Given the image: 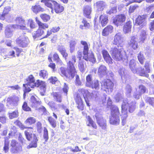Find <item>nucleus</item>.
<instances>
[{
    "mask_svg": "<svg viewBox=\"0 0 154 154\" xmlns=\"http://www.w3.org/2000/svg\"><path fill=\"white\" fill-rule=\"evenodd\" d=\"M24 128L27 129L24 131L26 138L29 141H32L28 147L29 148L36 147L38 140L35 134H33V128L31 127H25Z\"/></svg>",
    "mask_w": 154,
    "mask_h": 154,
    "instance_id": "5",
    "label": "nucleus"
},
{
    "mask_svg": "<svg viewBox=\"0 0 154 154\" xmlns=\"http://www.w3.org/2000/svg\"><path fill=\"white\" fill-rule=\"evenodd\" d=\"M77 43L76 40H72L69 42V47L70 52L73 53L75 50V46Z\"/></svg>",
    "mask_w": 154,
    "mask_h": 154,
    "instance_id": "38",
    "label": "nucleus"
},
{
    "mask_svg": "<svg viewBox=\"0 0 154 154\" xmlns=\"http://www.w3.org/2000/svg\"><path fill=\"white\" fill-rule=\"evenodd\" d=\"M136 64V63L134 60L132 59L130 60L129 64V67L131 71L134 73L136 72V69L137 68H136L135 66Z\"/></svg>",
    "mask_w": 154,
    "mask_h": 154,
    "instance_id": "35",
    "label": "nucleus"
},
{
    "mask_svg": "<svg viewBox=\"0 0 154 154\" xmlns=\"http://www.w3.org/2000/svg\"><path fill=\"white\" fill-rule=\"evenodd\" d=\"M89 87L92 88H95L96 89H98L99 88V83L98 81L96 79L94 80L92 83V85Z\"/></svg>",
    "mask_w": 154,
    "mask_h": 154,
    "instance_id": "44",
    "label": "nucleus"
},
{
    "mask_svg": "<svg viewBox=\"0 0 154 154\" xmlns=\"http://www.w3.org/2000/svg\"><path fill=\"white\" fill-rule=\"evenodd\" d=\"M111 108V114L109 118L110 123L114 125H118L120 123L119 109L116 106H112Z\"/></svg>",
    "mask_w": 154,
    "mask_h": 154,
    "instance_id": "6",
    "label": "nucleus"
},
{
    "mask_svg": "<svg viewBox=\"0 0 154 154\" xmlns=\"http://www.w3.org/2000/svg\"><path fill=\"white\" fill-rule=\"evenodd\" d=\"M26 83L23 84V86L24 88L23 91V96H26V93H28L31 89L30 88H33L35 87H40L41 89H42V91H40L41 95H45V92L46 90L45 88V84L44 82L40 81L39 80H37L35 82L34 77L32 75H31L26 79Z\"/></svg>",
    "mask_w": 154,
    "mask_h": 154,
    "instance_id": "1",
    "label": "nucleus"
},
{
    "mask_svg": "<svg viewBox=\"0 0 154 154\" xmlns=\"http://www.w3.org/2000/svg\"><path fill=\"white\" fill-rule=\"evenodd\" d=\"M35 21L39 27V29L42 28L43 29H45V28H48V26L47 24L42 23L38 20V18H35Z\"/></svg>",
    "mask_w": 154,
    "mask_h": 154,
    "instance_id": "34",
    "label": "nucleus"
},
{
    "mask_svg": "<svg viewBox=\"0 0 154 154\" xmlns=\"http://www.w3.org/2000/svg\"><path fill=\"white\" fill-rule=\"evenodd\" d=\"M44 31L38 29L35 33L33 34V37L34 39H35L37 37L42 36L44 33Z\"/></svg>",
    "mask_w": 154,
    "mask_h": 154,
    "instance_id": "40",
    "label": "nucleus"
},
{
    "mask_svg": "<svg viewBox=\"0 0 154 154\" xmlns=\"http://www.w3.org/2000/svg\"><path fill=\"white\" fill-rule=\"evenodd\" d=\"M9 142L7 137L5 138L4 145L3 147V150L5 152H8L9 149Z\"/></svg>",
    "mask_w": 154,
    "mask_h": 154,
    "instance_id": "43",
    "label": "nucleus"
},
{
    "mask_svg": "<svg viewBox=\"0 0 154 154\" xmlns=\"http://www.w3.org/2000/svg\"><path fill=\"white\" fill-rule=\"evenodd\" d=\"M48 120L52 127L53 128H55L57 126L56 121L51 117H49Z\"/></svg>",
    "mask_w": 154,
    "mask_h": 154,
    "instance_id": "46",
    "label": "nucleus"
},
{
    "mask_svg": "<svg viewBox=\"0 0 154 154\" xmlns=\"http://www.w3.org/2000/svg\"><path fill=\"white\" fill-rule=\"evenodd\" d=\"M138 8V6L137 5L131 6L129 9V13H133L136 9Z\"/></svg>",
    "mask_w": 154,
    "mask_h": 154,
    "instance_id": "61",
    "label": "nucleus"
},
{
    "mask_svg": "<svg viewBox=\"0 0 154 154\" xmlns=\"http://www.w3.org/2000/svg\"><path fill=\"white\" fill-rule=\"evenodd\" d=\"M53 58L56 61L57 64L60 65H62L63 63L59 58L58 55L57 54L55 53L54 54Z\"/></svg>",
    "mask_w": 154,
    "mask_h": 154,
    "instance_id": "50",
    "label": "nucleus"
},
{
    "mask_svg": "<svg viewBox=\"0 0 154 154\" xmlns=\"http://www.w3.org/2000/svg\"><path fill=\"white\" fill-rule=\"evenodd\" d=\"M115 99L116 100V101L117 102H119L121 101L123 102V100L126 99L127 102L125 101V104H126L127 107L129 105V111L130 112H133L135 110L136 107V103L135 101L132 102L131 103H128V99L127 98H124L123 97H115Z\"/></svg>",
    "mask_w": 154,
    "mask_h": 154,
    "instance_id": "8",
    "label": "nucleus"
},
{
    "mask_svg": "<svg viewBox=\"0 0 154 154\" xmlns=\"http://www.w3.org/2000/svg\"><path fill=\"white\" fill-rule=\"evenodd\" d=\"M37 97L36 98L35 97H31L30 102L32 106L36 107L41 104V101L38 97Z\"/></svg>",
    "mask_w": 154,
    "mask_h": 154,
    "instance_id": "27",
    "label": "nucleus"
},
{
    "mask_svg": "<svg viewBox=\"0 0 154 154\" xmlns=\"http://www.w3.org/2000/svg\"><path fill=\"white\" fill-rule=\"evenodd\" d=\"M81 43L84 46L83 53L84 55L83 59L87 61H89L93 63L96 62V59L93 54L91 53L88 56L89 50L88 45L87 43L85 41H82Z\"/></svg>",
    "mask_w": 154,
    "mask_h": 154,
    "instance_id": "7",
    "label": "nucleus"
},
{
    "mask_svg": "<svg viewBox=\"0 0 154 154\" xmlns=\"http://www.w3.org/2000/svg\"><path fill=\"white\" fill-rule=\"evenodd\" d=\"M131 22L130 21L127 22L126 24L124 25L123 28V31L125 34L128 33L131 31Z\"/></svg>",
    "mask_w": 154,
    "mask_h": 154,
    "instance_id": "26",
    "label": "nucleus"
},
{
    "mask_svg": "<svg viewBox=\"0 0 154 154\" xmlns=\"http://www.w3.org/2000/svg\"><path fill=\"white\" fill-rule=\"evenodd\" d=\"M40 17L44 22H47L50 19V16L47 14H42Z\"/></svg>",
    "mask_w": 154,
    "mask_h": 154,
    "instance_id": "56",
    "label": "nucleus"
},
{
    "mask_svg": "<svg viewBox=\"0 0 154 154\" xmlns=\"http://www.w3.org/2000/svg\"><path fill=\"white\" fill-rule=\"evenodd\" d=\"M125 101L127 102L126 99H125V100H124L123 103H122L121 107L122 113L121 117L122 120V123L123 125H125L126 123V120L128 117L127 112V106H126V104H125Z\"/></svg>",
    "mask_w": 154,
    "mask_h": 154,
    "instance_id": "14",
    "label": "nucleus"
},
{
    "mask_svg": "<svg viewBox=\"0 0 154 154\" xmlns=\"http://www.w3.org/2000/svg\"><path fill=\"white\" fill-rule=\"evenodd\" d=\"M146 15H143L139 16L136 19V23L141 26H145L146 24L145 18Z\"/></svg>",
    "mask_w": 154,
    "mask_h": 154,
    "instance_id": "19",
    "label": "nucleus"
},
{
    "mask_svg": "<svg viewBox=\"0 0 154 154\" xmlns=\"http://www.w3.org/2000/svg\"><path fill=\"white\" fill-rule=\"evenodd\" d=\"M147 37V35L146 32L144 30H141L140 34V37H139V42L142 43H143L146 39V38Z\"/></svg>",
    "mask_w": 154,
    "mask_h": 154,
    "instance_id": "33",
    "label": "nucleus"
},
{
    "mask_svg": "<svg viewBox=\"0 0 154 154\" xmlns=\"http://www.w3.org/2000/svg\"><path fill=\"white\" fill-rule=\"evenodd\" d=\"M15 21L16 23L20 24H24L25 20L22 17L19 16L16 17Z\"/></svg>",
    "mask_w": 154,
    "mask_h": 154,
    "instance_id": "51",
    "label": "nucleus"
},
{
    "mask_svg": "<svg viewBox=\"0 0 154 154\" xmlns=\"http://www.w3.org/2000/svg\"><path fill=\"white\" fill-rule=\"evenodd\" d=\"M112 43L115 45H118V46L119 47L120 46L121 47L123 46L124 45L123 38L122 34L121 32H118L116 34Z\"/></svg>",
    "mask_w": 154,
    "mask_h": 154,
    "instance_id": "13",
    "label": "nucleus"
},
{
    "mask_svg": "<svg viewBox=\"0 0 154 154\" xmlns=\"http://www.w3.org/2000/svg\"><path fill=\"white\" fill-rule=\"evenodd\" d=\"M103 57L106 62L109 64L112 63V60L109 55L108 51L105 50H103L102 51Z\"/></svg>",
    "mask_w": 154,
    "mask_h": 154,
    "instance_id": "18",
    "label": "nucleus"
},
{
    "mask_svg": "<svg viewBox=\"0 0 154 154\" xmlns=\"http://www.w3.org/2000/svg\"><path fill=\"white\" fill-rule=\"evenodd\" d=\"M79 68L81 72H83L85 70L84 64L82 62H80L78 65Z\"/></svg>",
    "mask_w": 154,
    "mask_h": 154,
    "instance_id": "62",
    "label": "nucleus"
},
{
    "mask_svg": "<svg viewBox=\"0 0 154 154\" xmlns=\"http://www.w3.org/2000/svg\"><path fill=\"white\" fill-rule=\"evenodd\" d=\"M92 96L87 90L84 89H79L76 96Z\"/></svg>",
    "mask_w": 154,
    "mask_h": 154,
    "instance_id": "22",
    "label": "nucleus"
},
{
    "mask_svg": "<svg viewBox=\"0 0 154 154\" xmlns=\"http://www.w3.org/2000/svg\"><path fill=\"white\" fill-rule=\"evenodd\" d=\"M44 139H45V141L47 142L48 139V131L45 127L44 128Z\"/></svg>",
    "mask_w": 154,
    "mask_h": 154,
    "instance_id": "55",
    "label": "nucleus"
},
{
    "mask_svg": "<svg viewBox=\"0 0 154 154\" xmlns=\"http://www.w3.org/2000/svg\"><path fill=\"white\" fill-rule=\"evenodd\" d=\"M39 76L41 78L43 79H47L48 75L47 72L45 70H41L39 72Z\"/></svg>",
    "mask_w": 154,
    "mask_h": 154,
    "instance_id": "47",
    "label": "nucleus"
},
{
    "mask_svg": "<svg viewBox=\"0 0 154 154\" xmlns=\"http://www.w3.org/2000/svg\"><path fill=\"white\" fill-rule=\"evenodd\" d=\"M92 7L91 6L85 5L83 7V13L84 15L88 18H90V14L92 12Z\"/></svg>",
    "mask_w": 154,
    "mask_h": 154,
    "instance_id": "17",
    "label": "nucleus"
},
{
    "mask_svg": "<svg viewBox=\"0 0 154 154\" xmlns=\"http://www.w3.org/2000/svg\"><path fill=\"white\" fill-rule=\"evenodd\" d=\"M128 45L132 49L136 50L138 47V43L136 36H131L130 39L128 41Z\"/></svg>",
    "mask_w": 154,
    "mask_h": 154,
    "instance_id": "16",
    "label": "nucleus"
},
{
    "mask_svg": "<svg viewBox=\"0 0 154 154\" xmlns=\"http://www.w3.org/2000/svg\"><path fill=\"white\" fill-rule=\"evenodd\" d=\"M126 19V17L125 14H119L113 18V23L117 27L122 26L124 23Z\"/></svg>",
    "mask_w": 154,
    "mask_h": 154,
    "instance_id": "10",
    "label": "nucleus"
},
{
    "mask_svg": "<svg viewBox=\"0 0 154 154\" xmlns=\"http://www.w3.org/2000/svg\"><path fill=\"white\" fill-rule=\"evenodd\" d=\"M98 74L100 76L106 75L107 74V69L106 66L101 65L98 69Z\"/></svg>",
    "mask_w": 154,
    "mask_h": 154,
    "instance_id": "20",
    "label": "nucleus"
},
{
    "mask_svg": "<svg viewBox=\"0 0 154 154\" xmlns=\"http://www.w3.org/2000/svg\"><path fill=\"white\" fill-rule=\"evenodd\" d=\"M22 108L24 110L26 111H29L31 109L30 108L27 106V103L26 102L24 103Z\"/></svg>",
    "mask_w": 154,
    "mask_h": 154,
    "instance_id": "63",
    "label": "nucleus"
},
{
    "mask_svg": "<svg viewBox=\"0 0 154 154\" xmlns=\"http://www.w3.org/2000/svg\"><path fill=\"white\" fill-rule=\"evenodd\" d=\"M95 116L96 118L97 122L102 129L106 130V121L104 119L101 114L98 112L96 113Z\"/></svg>",
    "mask_w": 154,
    "mask_h": 154,
    "instance_id": "12",
    "label": "nucleus"
},
{
    "mask_svg": "<svg viewBox=\"0 0 154 154\" xmlns=\"http://www.w3.org/2000/svg\"><path fill=\"white\" fill-rule=\"evenodd\" d=\"M85 85L87 87H89L92 85L93 82L92 75L91 74H88L86 76V78Z\"/></svg>",
    "mask_w": 154,
    "mask_h": 154,
    "instance_id": "32",
    "label": "nucleus"
},
{
    "mask_svg": "<svg viewBox=\"0 0 154 154\" xmlns=\"http://www.w3.org/2000/svg\"><path fill=\"white\" fill-rule=\"evenodd\" d=\"M28 24L31 29H34L36 26L34 22L31 19L28 20Z\"/></svg>",
    "mask_w": 154,
    "mask_h": 154,
    "instance_id": "54",
    "label": "nucleus"
},
{
    "mask_svg": "<svg viewBox=\"0 0 154 154\" xmlns=\"http://www.w3.org/2000/svg\"><path fill=\"white\" fill-rule=\"evenodd\" d=\"M137 58L140 63L143 64L144 62L145 58L143 56V52H140L138 54Z\"/></svg>",
    "mask_w": 154,
    "mask_h": 154,
    "instance_id": "48",
    "label": "nucleus"
},
{
    "mask_svg": "<svg viewBox=\"0 0 154 154\" xmlns=\"http://www.w3.org/2000/svg\"><path fill=\"white\" fill-rule=\"evenodd\" d=\"M75 78L76 79L75 81V85L78 86H81L82 85V83L80 80L79 76L78 75H76Z\"/></svg>",
    "mask_w": 154,
    "mask_h": 154,
    "instance_id": "58",
    "label": "nucleus"
},
{
    "mask_svg": "<svg viewBox=\"0 0 154 154\" xmlns=\"http://www.w3.org/2000/svg\"><path fill=\"white\" fill-rule=\"evenodd\" d=\"M100 21L103 26H105L108 21V16L106 14L101 15L99 18Z\"/></svg>",
    "mask_w": 154,
    "mask_h": 154,
    "instance_id": "28",
    "label": "nucleus"
},
{
    "mask_svg": "<svg viewBox=\"0 0 154 154\" xmlns=\"http://www.w3.org/2000/svg\"><path fill=\"white\" fill-rule=\"evenodd\" d=\"M13 26L14 27V28L17 29H20L22 30H25L26 29V27L24 26H21L18 24L13 25Z\"/></svg>",
    "mask_w": 154,
    "mask_h": 154,
    "instance_id": "59",
    "label": "nucleus"
},
{
    "mask_svg": "<svg viewBox=\"0 0 154 154\" xmlns=\"http://www.w3.org/2000/svg\"><path fill=\"white\" fill-rule=\"evenodd\" d=\"M102 86L104 88V91L108 94H109L113 90L114 84L110 79H106L101 83Z\"/></svg>",
    "mask_w": 154,
    "mask_h": 154,
    "instance_id": "9",
    "label": "nucleus"
},
{
    "mask_svg": "<svg viewBox=\"0 0 154 154\" xmlns=\"http://www.w3.org/2000/svg\"><path fill=\"white\" fill-rule=\"evenodd\" d=\"M113 27L111 25H109L105 28L102 32V35L106 36L108 35L109 33H111L113 30Z\"/></svg>",
    "mask_w": 154,
    "mask_h": 154,
    "instance_id": "24",
    "label": "nucleus"
},
{
    "mask_svg": "<svg viewBox=\"0 0 154 154\" xmlns=\"http://www.w3.org/2000/svg\"><path fill=\"white\" fill-rule=\"evenodd\" d=\"M136 72H134V73H137L139 74L140 75L143 76H145L148 77L149 76L148 74L145 72L144 68L141 67H139L136 69Z\"/></svg>",
    "mask_w": 154,
    "mask_h": 154,
    "instance_id": "25",
    "label": "nucleus"
},
{
    "mask_svg": "<svg viewBox=\"0 0 154 154\" xmlns=\"http://www.w3.org/2000/svg\"><path fill=\"white\" fill-rule=\"evenodd\" d=\"M11 146L12 147L11 149L13 153H17L21 150V147L20 144L16 140H12L11 142Z\"/></svg>",
    "mask_w": 154,
    "mask_h": 154,
    "instance_id": "15",
    "label": "nucleus"
},
{
    "mask_svg": "<svg viewBox=\"0 0 154 154\" xmlns=\"http://www.w3.org/2000/svg\"><path fill=\"white\" fill-rule=\"evenodd\" d=\"M146 100L147 102L149 104L152 106H154V97H146Z\"/></svg>",
    "mask_w": 154,
    "mask_h": 154,
    "instance_id": "53",
    "label": "nucleus"
},
{
    "mask_svg": "<svg viewBox=\"0 0 154 154\" xmlns=\"http://www.w3.org/2000/svg\"><path fill=\"white\" fill-rule=\"evenodd\" d=\"M87 119V125L89 126H92L94 128L96 129L97 126L95 123L89 116H86Z\"/></svg>",
    "mask_w": 154,
    "mask_h": 154,
    "instance_id": "29",
    "label": "nucleus"
},
{
    "mask_svg": "<svg viewBox=\"0 0 154 154\" xmlns=\"http://www.w3.org/2000/svg\"><path fill=\"white\" fill-rule=\"evenodd\" d=\"M82 23L83 24H81L80 26V28L83 29H84L89 28L90 26L89 23L87 22V21L85 19H83L82 21Z\"/></svg>",
    "mask_w": 154,
    "mask_h": 154,
    "instance_id": "39",
    "label": "nucleus"
},
{
    "mask_svg": "<svg viewBox=\"0 0 154 154\" xmlns=\"http://www.w3.org/2000/svg\"><path fill=\"white\" fill-rule=\"evenodd\" d=\"M13 28L14 27L13 26V25L12 26L8 25L6 26L5 35L7 37L9 38L12 36L13 31Z\"/></svg>",
    "mask_w": 154,
    "mask_h": 154,
    "instance_id": "21",
    "label": "nucleus"
},
{
    "mask_svg": "<svg viewBox=\"0 0 154 154\" xmlns=\"http://www.w3.org/2000/svg\"><path fill=\"white\" fill-rule=\"evenodd\" d=\"M10 10V8L9 7H8L5 8L2 14L0 17V19L2 20H4L5 18V17L6 15L8 14Z\"/></svg>",
    "mask_w": 154,
    "mask_h": 154,
    "instance_id": "45",
    "label": "nucleus"
},
{
    "mask_svg": "<svg viewBox=\"0 0 154 154\" xmlns=\"http://www.w3.org/2000/svg\"><path fill=\"white\" fill-rule=\"evenodd\" d=\"M41 2L44 3L45 6L50 8L52 13H54V10L57 13H60L64 10V7L54 1L42 0Z\"/></svg>",
    "mask_w": 154,
    "mask_h": 154,
    "instance_id": "4",
    "label": "nucleus"
},
{
    "mask_svg": "<svg viewBox=\"0 0 154 154\" xmlns=\"http://www.w3.org/2000/svg\"><path fill=\"white\" fill-rule=\"evenodd\" d=\"M67 69L63 67H61L59 70L60 75L62 77H65L69 79H73L75 75V70L74 64L71 61L67 63Z\"/></svg>",
    "mask_w": 154,
    "mask_h": 154,
    "instance_id": "3",
    "label": "nucleus"
},
{
    "mask_svg": "<svg viewBox=\"0 0 154 154\" xmlns=\"http://www.w3.org/2000/svg\"><path fill=\"white\" fill-rule=\"evenodd\" d=\"M76 103L78 104L77 107L78 109L82 110L84 109V106L82 101L81 97H76L75 98Z\"/></svg>",
    "mask_w": 154,
    "mask_h": 154,
    "instance_id": "30",
    "label": "nucleus"
},
{
    "mask_svg": "<svg viewBox=\"0 0 154 154\" xmlns=\"http://www.w3.org/2000/svg\"><path fill=\"white\" fill-rule=\"evenodd\" d=\"M132 91V88L129 85H127L125 88L126 94L128 96L130 95V94Z\"/></svg>",
    "mask_w": 154,
    "mask_h": 154,
    "instance_id": "57",
    "label": "nucleus"
},
{
    "mask_svg": "<svg viewBox=\"0 0 154 154\" xmlns=\"http://www.w3.org/2000/svg\"><path fill=\"white\" fill-rule=\"evenodd\" d=\"M32 10L35 13H37L40 11H43V9L40 7L39 5H35L32 6Z\"/></svg>",
    "mask_w": 154,
    "mask_h": 154,
    "instance_id": "41",
    "label": "nucleus"
},
{
    "mask_svg": "<svg viewBox=\"0 0 154 154\" xmlns=\"http://www.w3.org/2000/svg\"><path fill=\"white\" fill-rule=\"evenodd\" d=\"M118 72L122 80L126 79L128 75H127L126 71L124 68H122L120 69L119 70Z\"/></svg>",
    "mask_w": 154,
    "mask_h": 154,
    "instance_id": "31",
    "label": "nucleus"
},
{
    "mask_svg": "<svg viewBox=\"0 0 154 154\" xmlns=\"http://www.w3.org/2000/svg\"><path fill=\"white\" fill-rule=\"evenodd\" d=\"M117 11L116 7H112L109 11H107L106 12L107 14H110L112 13H115Z\"/></svg>",
    "mask_w": 154,
    "mask_h": 154,
    "instance_id": "64",
    "label": "nucleus"
},
{
    "mask_svg": "<svg viewBox=\"0 0 154 154\" xmlns=\"http://www.w3.org/2000/svg\"><path fill=\"white\" fill-rule=\"evenodd\" d=\"M5 56L10 58L15 57V52L12 50H10L7 54H5Z\"/></svg>",
    "mask_w": 154,
    "mask_h": 154,
    "instance_id": "52",
    "label": "nucleus"
},
{
    "mask_svg": "<svg viewBox=\"0 0 154 154\" xmlns=\"http://www.w3.org/2000/svg\"><path fill=\"white\" fill-rule=\"evenodd\" d=\"M35 122V119L32 117H30L28 118L25 122V123L27 125H30Z\"/></svg>",
    "mask_w": 154,
    "mask_h": 154,
    "instance_id": "42",
    "label": "nucleus"
},
{
    "mask_svg": "<svg viewBox=\"0 0 154 154\" xmlns=\"http://www.w3.org/2000/svg\"><path fill=\"white\" fill-rule=\"evenodd\" d=\"M94 5L98 10L102 11L105 8L106 4L103 1H98L94 4Z\"/></svg>",
    "mask_w": 154,
    "mask_h": 154,
    "instance_id": "23",
    "label": "nucleus"
},
{
    "mask_svg": "<svg viewBox=\"0 0 154 154\" xmlns=\"http://www.w3.org/2000/svg\"><path fill=\"white\" fill-rule=\"evenodd\" d=\"M58 50L63 55V57H64L66 60V57L68 56V54L66 52L65 48L63 46H60L58 48Z\"/></svg>",
    "mask_w": 154,
    "mask_h": 154,
    "instance_id": "36",
    "label": "nucleus"
},
{
    "mask_svg": "<svg viewBox=\"0 0 154 154\" xmlns=\"http://www.w3.org/2000/svg\"><path fill=\"white\" fill-rule=\"evenodd\" d=\"M16 41L20 47L23 48L27 47L30 42L27 36L23 34L21 35L17 38Z\"/></svg>",
    "mask_w": 154,
    "mask_h": 154,
    "instance_id": "11",
    "label": "nucleus"
},
{
    "mask_svg": "<svg viewBox=\"0 0 154 154\" xmlns=\"http://www.w3.org/2000/svg\"><path fill=\"white\" fill-rule=\"evenodd\" d=\"M9 118L11 119L17 117L18 116V113L17 111H15L12 112H8Z\"/></svg>",
    "mask_w": 154,
    "mask_h": 154,
    "instance_id": "49",
    "label": "nucleus"
},
{
    "mask_svg": "<svg viewBox=\"0 0 154 154\" xmlns=\"http://www.w3.org/2000/svg\"><path fill=\"white\" fill-rule=\"evenodd\" d=\"M14 49L16 51V54L17 57H19L20 56V53L23 51V50L21 48H19L17 47H14Z\"/></svg>",
    "mask_w": 154,
    "mask_h": 154,
    "instance_id": "60",
    "label": "nucleus"
},
{
    "mask_svg": "<svg viewBox=\"0 0 154 154\" xmlns=\"http://www.w3.org/2000/svg\"><path fill=\"white\" fill-rule=\"evenodd\" d=\"M122 49L117 46L111 48L110 53L113 59L118 61L122 60L124 64L127 65L128 62V57L125 52L123 54L122 53Z\"/></svg>",
    "mask_w": 154,
    "mask_h": 154,
    "instance_id": "2",
    "label": "nucleus"
},
{
    "mask_svg": "<svg viewBox=\"0 0 154 154\" xmlns=\"http://www.w3.org/2000/svg\"><path fill=\"white\" fill-rule=\"evenodd\" d=\"M58 50L63 55V57H64L66 60V57L68 56V54L66 52L65 48L63 46H60L58 48Z\"/></svg>",
    "mask_w": 154,
    "mask_h": 154,
    "instance_id": "37",
    "label": "nucleus"
}]
</instances>
